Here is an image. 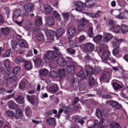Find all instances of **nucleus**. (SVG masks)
Instances as JSON below:
<instances>
[{
    "label": "nucleus",
    "instance_id": "7c9ffc66",
    "mask_svg": "<svg viewBox=\"0 0 128 128\" xmlns=\"http://www.w3.org/2000/svg\"><path fill=\"white\" fill-rule=\"evenodd\" d=\"M110 52L109 51L104 52L102 56V59L104 60H106L108 58V56H110Z\"/></svg>",
    "mask_w": 128,
    "mask_h": 128
},
{
    "label": "nucleus",
    "instance_id": "052dcab7",
    "mask_svg": "<svg viewBox=\"0 0 128 128\" xmlns=\"http://www.w3.org/2000/svg\"><path fill=\"white\" fill-rule=\"evenodd\" d=\"M112 86L115 90H120V88H122V86L116 82L113 83Z\"/></svg>",
    "mask_w": 128,
    "mask_h": 128
},
{
    "label": "nucleus",
    "instance_id": "6e6d98bb",
    "mask_svg": "<svg viewBox=\"0 0 128 128\" xmlns=\"http://www.w3.org/2000/svg\"><path fill=\"white\" fill-rule=\"evenodd\" d=\"M6 114L8 116H10L12 118V116H14V112L12 110H8L6 111Z\"/></svg>",
    "mask_w": 128,
    "mask_h": 128
},
{
    "label": "nucleus",
    "instance_id": "e433bc0d",
    "mask_svg": "<svg viewBox=\"0 0 128 128\" xmlns=\"http://www.w3.org/2000/svg\"><path fill=\"white\" fill-rule=\"evenodd\" d=\"M88 118L85 117L82 118V119L80 118V117H76L75 118L74 121L76 122H80L81 124H84V120H86Z\"/></svg>",
    "mask_w": 128,
    "mask_h": 128
},
{
    "label": "nucleus",
    "instance_id": "aec40b11",
    "mask_svg": "<svg viewBox=\"0 0 128 128\" xmlns=\"http://www.w3.org/2000/svg\"><path fill=\"white\" fill-rule=\"evenodd\" d=\"M18 45L20 48H28V42L23 39H21L19 40Z\"/></svg>",
    "mask_w": 128,
    "mask_h": 128
},
{
    "label": "nucleus",
    "instance_id": "9b49d317",
    "mask_svg": "<svg viewBox=\"0 0 128 128\" xmlns=\"http://www.w3.org/2000/svg\"><path fill=\"white\" fill-rule=\"evenodd\" d=\"M106 103L107 104H108L109 106H112V108L116 107V108H118V110L120 108H122V105H120L118 102H116L112 100H110L106 102Z\"/></svg>",
    "mask_w": 128,
    "mask_h": 128
},
{
    "label": "nucleus",
    "instance_id": "2eb2a0df",
    "mask_svg": "<svg viewBox=\"0 0 128 128\" xmlns=\"http://www.w3.org/2000/svg\"><path fill=\"white\" fill-rule=\"evenodd\" d=\"M33 62H34L36 66H38L41 67L44 66V62H46V61L44 60H42L38 58H37L35 59H33Z\"/></svg>",
    "mask_w": 128,
    "mask_h": 128
},
{
    "label": "nucleus",
    "instance_id": "393cba45",
    "mask_svg": "<svg viewBox=\"0 0 128 128\" xmlns=\"http://www.w3.org/2000/svg\"><path fill=\"white\" fill-rule=\"evenodd\" d=\"M26 98H28V102L32 104H38V100H34V96L28 95L26 96Z\"/></svg>",
    "mask_w": 128,
    "mask_h": 128
},
{
    "label": "nucleus",
    "instance_id": "412c9836",
    "mask_svg": "<svg viewBox=\"0 0 128 128\" xmlns=\"http://www.w3.org/2000/svg\"><path fill=\"white\" fill-rule=\"evenodd\" d=\"M110 72H104L102 76V80H106L107 82L110 80Z\"/></svg>",
    "mask_w": 128,
    "mask_h": 128
},
{
    "label": "nucleus",
    "instance_id": "1a4fd4ad",
    "mask_svg": "<svg viewBox=\"0 0 128 128\" xmlns=\"http://www.w3.org/2000/svg\"><path fill=\"white\" fill-rule=\"evenodd\" d=\"M24 16H30V12H32L33 10H34V6L32 4H26L24 6Z\"/></svg>",
    "mask_w": 128,
    "mask_h": 128
},
{
    "label": "nucleus",
    "instance_id": "13d9d810",
    "mask_svg": "<svg viewBox=\"0 0 128 128\" xmlns=\"http://www.w3.org/2000/svg\"><path fill=\"white\" fill-rule=\"evenodd\" d=\"M10 52H12V50H7L6 52H4L3 54V58H8L10 56Z\"/></svg>",
    "mask_w": 128,
    "mask_h": 128
},
{
    "label": "nucleus",
    "instance_id": "f257e3e1",
    "mask_svg": "<svg viewBox=\"0 0 128 128\" xmlns=\"http://www.w3.org/2000/svg\"><path fill=\"white\" fill-rule=\"evenodd\" d=\"M126 40L124 39L118 38H114L111 42L112 46L114 48L112 52L116 58H120L122 56V53L120 49V46L122 42H124Z\"/></svg>",
    "mask_w": 128,
    "mask_h": 128
},
{
    "label": "nucleus",
    "instance_id": "58836bf2",
    "mask_svg": "<svg viewBox=\"0 0 128 128\" xmlns=\"http://www.w3.org/2000/svg\"><path fill=\"white\" fill-rule=\"evenodd\" d=\"M94 1L92 0H88L85 2L84 5L86 6V8H92V6H94Z\"/></svg>",
    "mask_w": 128,
    "mask_h": 128
},
{
    "label": "nucleus",
    "instance_id": "69168bd1",
    "mask_svg": "<svg viewBox=\"0 0 128 128\" xmlns=\"http://www.w3.org/2000/svg\"><path fill=\"white\" fill-rule=\"evenodd\" d=\"M67 52L69 54H74L76 53V50H74L72 49V48L67 49Z\"/></svg>",
    "mask_w": 128,
    "mask_h": 128
},
{
    "label": "nucleus",
    "instance_id": "ddd939ff",
    "mask_svg": "<svg viewBox=\"0 0 128 128\" xmlns=\"http://www.w3.org/2000/svg\"><path fill=\"white\" fill-rule=\"evenodd\" d=\"M112 34L110 33H108L106 32H104V38L103 42H108L112 40Z\"/></svg>",
    "mask_w": 128,
    "mask_h": 128
},
{
    "label": "nucleus",
    "instance_id": "c756f323",
    "mask_svg": "<svg viewBox=\"0 0 128 128\" xmlns=\"http://www.w3.org/2000/svg\"><path fill=\"white\" fill-rule=\"evenodd\" d=\"M104 112H106L104 110L102 112L100 110L98 109L96 110V116L100 118H102V116H106Z\"/></svg>",
    "mask_w": 128,
    "mask_h": 128
},
{
    "label": "nucleus",
    "instance_id": "6ab92c4d",
    "mask_svg": "<svg viewBox=\"0 0 128 128\" xmlns=\"http://www.w3.org/2000/svg\"><path fill=\"white\" fill-rule=\"evenodd\" d=\"M56 62H57V64H59L60 66H68V64L66 62V60H64V59H63L60 57L58 58Z\"/></svg>",
    "mask_w": 128,
    "mask_h": 128
},
{
    "label": "nucleus",
    "instance_id": "473e14b6",
    "mask_svg": "<svg viewBox=\"0 0 128 128\" xmlns=\"http://www.w3.org/2000/svg\"><path fill=\"white\" fill-rule=\"evenodd\" d=\"M4 64L7 70H10V60L8 59L5 60L4 62Z\"/></svg>",
    "mask_w": 128,
    "mask_h": 128
},
{
    "label": "nucleus",
    "instance_id": "b1692460",
    "mask_svg": "<svg viewBox=\"0 0 128 128\" xmlns=\"http://www.w3.org/2000/svg\"><path fill=\"white\" fill-rule=\"evenodd\" d=\"M102 13L101 11H97V12L96 14H92V13H86V14L90 16V18H98Z\"/></svg>",
    "mask_w": 128,
    "mask_h": 128
},
{
    "label": "nucleus",
    "instance_id": "8fccbe9b",
    "mask_svg": "<svg viewBox=\"0 0 128 128\" xmlns=\"http://www.w3.org/2000/svg\"><path fill=\"white\" fill-rule=\"evenodd\" d=\"M24 68L28 70H30L32 68V66L30 62H27L25 64Z\"/></svg>",
    "mask_w": 128,
    "mask_h": 128
},
{
    "label": "nucleus",
    "instance_id": "bb28decb",
    "mask_svg": "<svg viewBox=\"0 0 128 128\" xmlns=\"http://www.w3.org/2000/svg\"><path fill=\"white\" fill-rule=\"evenodd\" d=\"M58 90V86H56V84H54L49 88V92H51V94H54V92H56Z\"/></svg>",
    "mask_w": 128,
    "mask_h": 128
},
{
    "label": "nucleus",
    "instance_id": "c9c22d12",
    "mask_svg": "<svg viewBox=\"0 0 128 128\" xmlns=\"http://www.w3.org/2000/svg\"><path fill=\"white\" fill-rule=\"evenodd\" d=\"M15 100L16 102L20 104H24V98L22 97V96H18L15 99Z\"/></svg>",
    "mask_w": 128,
    "mask_h": 128
},
{
    "label": "nucleus",
    "instance_id": "e2e57ef3",
    "mask_svg": "<svg viewBox=\"0 0 128 128\" xmlns=\"http://www.w3.org/2000/svg\"><path fill=\"white\" fill-rule=\"evenodd\" d=\"M19 70H20V67L16 66L13 70L12 72L13 74H18V72Z\"/></svg>",
    "mask_w": 128,
    "mask_h": 128
},
{
    "label": "nucleus",
    "instance_id": "ea45409f",
    "mask_svg": "<svg viewBox=\"0 0 128 128\" xmlns=\"http://www.w3.org/2000/svg\"><path fill=\"white\" fill-rule=\"evenodd\" d=\"M46 32L47 36H54L56 34V32H54L52 30L47 29L46 30Z\"/></svg>",
    "mask_w": 128,
    "mask_h": 128
},
{
    "label": "nucleus",
    "instance_id": "680f3d73",
    "mask_svg": "<svg viewBox=\"0 0 128 128\" xmlns=\"http://www.w3.org/2000/svg\"><path fill=\"white\" fill-rule=\"evenodd\" d=\"M86 40V37L84 35H81L79 36L78 40L81 42H84Z\"/></svg>",
    "mask_w": 128,
    "mask_h": 128
},
{
    "label": "nucleus",
    "instance_id": "49530a36",
    "mask_svg": "<svg viewBox=\"0 0 128 128\" xmlns=\"http://www.w3.org/2000/svg\"><path fill=\"white\" fill-rule=\"evenodd\" d=\"M71 82H72L73 84L72 86L74 90H78V82H75L74 78H72V80H71Z\"/></svg>",
    "mask_w": 128,
    "mask_h": 128
},
{
    "label": "nucleus",
    "instance_id": "4be33fe9",
    "mask_svg": "<svg viewBox=\"0 0 128 128\" xmlns=\"http://www.w3.org/2000/svg\"><path fill=\"white\" fill-rule=\"evenodd\" d=\"M15 118L17 120H20L22 118V110L21 108H18L16 112Z\"/></svg>",
    "mask_w": 128,
    "mask_h": 128
},
{
    "label": "nucleus",
    "instance_id": "a18cd8bd",
    "mask_svg": "<svg viewBox=\"0 0 128 128\" xmlns=\"http://www.w3.org/2000/svg\"><path fill=\"white\" fill-rule=\"evenodd\" d=\"M62 16H63V18L64 20H68V18H70V13L68 12H61Z\"/></svg>",
    "mask_w": 128,
    "mask_h": 128
},
{
    "label": "nucleus",
    "instance_id": "0e129e2a",
    "mask_svg": "<svg viewBox=\"0 0 128 128\" xmlns=\"http://www.w3.org/2000/svg\"><path fill=\"white\" fill-rule=\"evenodd\" d=\"M24 88H26V84H24V82H21L19 84V88L20 90H24Z\"/></svg>",
    "mask_w": 128,
    "mask_h": 128
},
{
    "label": "nucleus",
    "instance_id": "dca6fc26",
    "mask_svg": "<svg viewBox=\"0 0 128 128\" xmlns=\"http://www.w3.org/2000/svg\"><path fill=\"white\" fill-rule=\"evenodd\" d=\"M46 26H52L54 24V17L50 16L46 18Z\"/></svg>",
    "mask_w": 128,
    "mask_h": 128
},
{
    "label": "nucleus",
    "instance_id": "338daca9",
    "mask_svg": "<svg viewBox=\"0 0 128 128\" xmlns=\"http://www.w3.org/2000/svg\"><path fill=\"white\" fill-rule=\"evenodd\" d=\"M76 76H79L80 78H82L84 76V71L81 70L79 72L76 74Z\"/></svg>",
    "mask_w": 128,
    "mask_h": 128
},
{
    "label": "nucleus",
    "instance_id": "f3484780",
    "mask_svg": "<svg viewBox=\"0 0 128 128\" xmlns=\"http://www.w3.org/2000/svg\"><path fill=\"white\" fill-rule=\"evenodd\" d=\"M74 4L76 6H78V8H76V12H82V10L84 9L82 8V6H84V3H82V2L81 1L74 2Z\"/></svg>",
    "mask_w": 128,
    "mask_h": 128
},
{
    "label": "nucleus",
    "instance_id": "2f4dec72",
    "mask_svg": "<svg viewBox=\"0 0 128 128\" xmlns=\"http://www.w3.org/2000/svg\"><path fill=\"white\" fill-rule=\"evenodd\" d=\"M53 16L55 18L56 20L58 22H60L62 20V18L60 17V14H58L56 11L53 12Z\"/></svg>",
    "mask_w": 128,
    "mask_h": 128
},
{
    "label": "nucleus",
    "instance_id": "72a5a7b5",
    "mask_svg": "<svg viewBox=\"0 0 128 128\" xmlns=\"http://www.w3.org/2000/svg\"><path fill=\"white\" fill-rule=\"evenodd\" d=\"M9 108L10 110H14V108L16 106V104L14 102L13 100H10L8 102V104Z\"/></svg>",
    "mask_w": 128,
    "mask_h": 128
},
{
    "label": "nucleus",
    "instance_id": "a211bd4d",
    "mask_svg": "<svg viewBox=\"0 0 128 128\" xmlns=\"http://www.w3.org/2000/svg\"><path fill=\"white\" fill-rule=\"evenodd\" d=\"M83 48L88 52H92L94 48V45L90 42H88L84 45Z\"/></svg>",
    "mask_w": 128,
    "mask_h": 128
},
{
    "label": "nucleus",
    "instance_id": "4d7b16f0",
    "mask_svg": "<svg viewBox=\"0 0 128 128\" xmlns=\"http://www.w3.org/2000/svg\"><path fill=\"white\" fill-rule=\"evenodd\" d=\"M94 28L92 27H90L88 30V36L90 38H92L94 36V32L92 31Z\"/></svg>",
    "mask_w": 128,
    "mask_h": 128
},
{
    "label": "nucleus",
    "instance_id": "4c0bfd02",
    "mask_svg": "<svg viewBox=\"0 0 128 128\" xmlns=\"http://www.w3.org/2000/svg\"><path fill=\"white\" fill-rule=\"evenodd\" d=\"M59 76L60 78H63L66 76V70L64 69H60L58 70Z\"/></svg>",
    "mask_w": 128,
    "mask_h": 128
},
{
    "label": "nucleus",
    "instance_id": "a878e982",
    "mask_svg": "<svg viewBox=\"0 0 128 128\" xmlns=\"http://www.w3.org/2000/svg\"><path fill=\"white\" fill-rule=\"evenodd\" d=\"M39 74L41 76H46L48 74V70L46 68L40 69L39 70Z\"/></svg>",
    "mask_w": 128,
    "mask_h": 128
},
{
    "label": "nucleus",
    "instance_id": "f8f14e48",
    "mask_svg": "<svg viewBox=\"0 0 128 128\" xmlns=\"http://www.w3.org/2000/svg\"><path fill=\"white\" fill-rule=\"evenodd\" d=\"M22 27L26 30H30L32 28V21L30 20H26L23 23Z\"/></svg>",
    "mask_w": 128,
    "mask_h": 128
},
{
    "label": "nucleus",
    "instance_id": "37998d69",
    "mask_svg": "<svg viewBox=\"0 0 128 128\" xmlns=\"http://www.w3.org/2000/svg\"><path fill=\"white\" fill-rule=\"evenodd\" d=\"M36 38H37L38 40H39V42H44V34H38L36 36Z\"/></svg>",
    "mask_w": 128,
    "mask_h": 128
},
{
    "label": "nucleus",
    "instance_id": "c85d7f7f",
    "mask_svg": "<svg viewBox=\"0 0 128 128\" xmlns=\"http://www.w3.org/2000/svg\"><path fill=\"white\" fill-rule=\"evenodd\" d=\"M46 124H50V126H54L56 124V119L50 117L47 119Z\"/></svg>",
    "mask_w": 128,
    "mask_h": 128
},
{
    "label": "nucleus",
    "instance_id": "4468645a",
    "mask_svg": "<svg viewBox=\"0 0 128 128\" xmlns=\"http://www.w3.org/2000/svg\"><path fill=\"white\" fill-rule=\"evenodd\" d=\"M42 24V18H38L34 22V26L37 27V28L34 30V32H38L40 30V27Z\"/></svg>",
    "mask_w": 128,
    "mask_h": 128
},
{
    "label": "nucleus",
    "instance_id": "423d86ee",
    "mask_svg": "<svg viewBox=\"0 0 128 128\" xmlns=\"http://www.w3.org/2000/svg\"><path fill=\"white\" fill-rule=\"evenodd\" d=\"M108 24L110 26V30L114 32H120V26H116V30L114 28V26L116 25V21L110 20L108 22Z\"/></svg>",
    "mask_w": 128,
    "mask_h": 128
},
{
    "label": "nucleus",
    "instance_id": "3c124183",
    "mask_svg": "<svg viewBox=\"0 0 128 128\" xmlns=\"http://www.w3.org/2000/svg\"><path fill=\"white\" fill-rule=\"evenodd\" d=\"M50 76L52 78H58V72L54 70H52L50 72Z\"/></svg>",
    "mask_w": 128,
    "mask_h": 128
},
{
    "label": "nucleus",
    "instance_id": "f704fd0d",
    "mask_svg": "<svg viewBox=\"0 0 128 128\" xmlns=\"http://www.w3.org/2000/svg\"><path fill=\"white\" fill-rule=\"evenodd\" d=\"M44 11L47 12V14H50L51 12H52V8L50 6V4H46L44 6Z\"/></svg>",
    "mask_w": 128,
    "mask_h": 128
},
{
    "label": "nucleus",
    "instance_id": "7ed1b4c3",
    "mask_svg": "<svg viewBox=\"0 0 128 128\" xmlns=\"http://www.w3.org/2000/svg\"><path fill=\"white\" fill-rule=\"evenodd\" d=\"M68 32L70 36H68L69 44H70V46L71 48H74V41H72V36L76 34V28H74V26L70 27L68 28Z\"/></svg>",
    "mask_w": 128,
    "mask_h": 128
},
{
    "label": "nucleus",
    "instance_id": "79ce46f5",
    "mask_svg": "<svg viewBox=\"0 0 128 128\" xmlns=\"http://www.w3.org/2000/svg\"><path fill=\"white\" fill-rule=\"evenodd\" d=\"M25 112L26 114V116L29 118L32 116V110H30V106L26 107L25 109Z\"/></svg>",
    "mask_w": 128,
    "mask_h": 128
},
{
    "label": "nucleus",
    "instance_id": "a19ab883",
    "mask_svg": "<svg viewBox=\"0 0 128 128\" xmlns=\"http://www.w3.org/2000/svg\"><path fill=\"white\" fill-rule=\"evenodd\" d=\"M110 126L112 128H121L122 127L120 126V125L118 124V123L116 122H112L110 124Z\"/></svg>",
    "mask_w": 128,
    "mask_h": 128
},
{
    "label": "nucleus",
    "instance_id": "0eeeda50",
    "mask_svg": "<svg viewBox=\"0 0 128 128\" xmlns=\"http://www.w3.org/2000/svg\"><path fill=\"white\" fill-rule=\"evenodd\" d=\"M78 32H84V26L88 24V20L85 18H81L78 21Z\"/></svg>",
    "mask_w": 128,
    "mask_h": 128
},
{
    "label": "nucleus",
    "instance_id": "c03bdc74",
    "mask_svg": "<svg viewBox=\"0 0 128 128\" xmlns=\"http://www.w3.org/2000/svg\"><path fill=\"white\" fill-rule=\"evenodd\" d=\"M122 10L121 9L119 10H114L112 9H111L110 11L109 12L112 14V16H116V14H118V12H120V11Z\"/></svg>",
    "mask_w": 128,
    "mask_h": 128
},
{
    "label": "nucleus",
    "instance_id": "6e6552de",
    "mask_svg": "<svg viewBox=\"0 0 128 128\" xmlns=\"http://www.w3.org/2000/svg\"><path fill=\"white\" fill-rule=\"evenodd\" d=\"M68 60H70V62H72V65L70 66H66V70L67 72L69 74H74V68L77 66L78 64L76 62H72V58L70 57H67Z\"/></svg>",
    "mask_w": 128,
    "mask_h": 128
},
{
    "label": "nucleus",
    "instance_id": "864d4df0",
    "mask_svg": "<svg viewBox=\"0 0 128 128\" xmlns=\"http://www.w3.org/2000/svg\"><path fill=\"white\" fill-rule=\"evenodd\" d=\"M122 32H128V26L126 24H122L121 26Z\"/></svg>",
    "mask_w": 128,
    "mask_h": 128
},
{
    "label": "nucleus",
    "instance_id": "603ef678",
    "mask_svg": "<svg viewBox=\"0 0 128 128\" xmlns=\"http://www.w3.org/2000/svg\"><path fill=\"white\" fill-rule=\"evenodd\" d=\"M20 16V10H17L15 11L13 14L14 18H18Z\"/></svg>",
    "mask_w": 128,
    "mask_h": 128
},
{
    "label": "nucleus",
    "instance_id": "de8ad7c7",
    "mask_svg": "<svg viewBox=\"0 0 128 128\" xmlns=\"http://www.w3.org/2000/svg\"><path fill=\"white\" fill-rule=\"evenodd\" d=\"M2 32L4 36H8L10 34V28H2Z\"/></svg>",
    "mask_w": 128,
    "mask_h": 128
},
{
    "label": "nucleus",
    "instance_id": "9d476101",
    "mask_svg": "<svg viewBox=\"0 0 128 128\" xmlns=\"http://www.w3.org/2000/svg\"><path fill=\"white\" fill-rule=\"evenodd\" d=\"M128 10H125L124 12L116 14L115 18L118 20H128Z\"/></svg>",
    "mask_w": 128,
    "mask_h": 128
},
{
    "label": "nucleus",
    "instance_id": "774afa93",
    "mask_svg": "<svg viewBox=\"0 0 128 128\" xmlns=\"http://www.w3.org/2000/svg\"><path fill=\"white\" fill-rule=\"evenodd\" d=\"M72 110V108H70V106H66L64 108V113L65 114H68V112H71Z\"/></svg>",
    "mask_w": 128,
    "mask_h": 128
},
{
    "label": "nucleus",
    "instance_id": "5fc2aeb1",
    "mask_svg": "<svg viewBox=\"0 0 128 128\" xmlns=\"http://www.w3.org/2000/svg\"><path fill=\"white\" fill-rule=\"evenodd\" d=\"M24 62V59L22 57H17L15 60L16 64H20V62Z\"/></svg>",
    "mask_w": 128,
    "mask_h": 128
},
{
    "label": "nucleus",
    "instance_id": "f03ea898",
    "mask_svg": "<svg viewBox=\"0 0 128 128\" xmlns=\"http://www.w3.org/2000/svg\"><path fill=\"white\" fill-rule=\"evenodd\" d=\"M108 126V122L104 118L100 120V122L98 120H95L94 125L88 128H105Z\"/></svg>",
    "mask_w": 128,
    "mask_h": 128
},
{
    "label": "nucleus",
    "instance_id": "09e8293b",
    "mask_svg": "<svg viewBox=\"0 0 128 128\" xmlns=\"http://www.w3.org/2000/svg\"><path fill=\"white\" fill-rule=\"evenodd\" d=\"M108 47L106 45L104 44H100V52H104V50H108Z\"/></svg>",
    "mask_w": 128,
    "mask_h": 128
},
{
    "label": "nucleus",
    "instance_id": "5701e85b",
    "mask_svg": "<svg viewBox=\"0 0 128 128\" xmlns=\"http://www.w3.org/2000/svg\"><path fill=\"white\" fill-rule=\"evenodd\" d=\"M64 34V30L62 28H60L56 30V36L57 38L62 36Z\"/></svg>",
    "mask_w": 128,
    "mask_h": 128
},
{
    "label": "nucleus",
    "instance_id": "39448f33",
    "mask_svg": "<svg viewBox=\"0 0 128 128\" xmlns=\"http://www.w3.org/2000/svg\"><path fill=\"white\" fill-rule=\"evenodd\" d=\"M85 70L87 74H98V73L100 72V68H96L94 70L92 66L90 65L86 66Z\"/></svg>",
    "mask_w": 128,
    "mask_h": 128
},
{
    "label": "nucleus",
    "instance_id": "cd10ccee",
    "mask_svg": "<svg viewBox=\"0 0 128 128\" xmlns=\"http://www.w3.org/2000/svg\"><path fill=\"white\" fill-rule=\"evenodd\" d=\"M102 38V36L101 34H98L93 38V40L96 44H100V42Z\"/></svg>",
    "mask_w": 128,
    "mask_h": 128
},
{
    "label": "nucleus",
    "instance_id": "bf43d9fd",
    "mask_svg": "<svg viewBox=\"0 0 128 128\" xmlns=\"http://www.w3.org/2000/svg\"><path fill=\"white\" fill-rule=\"evenodd\" d=\"M16 80H18V78H16V75H14L9 78V80L10 84H14Z\"/></svg>",
    "mask_w": 128,
    "mask_h": 128
},
{
    "label": "nucleus",
    "instance_id": "20e7f679",
    "mask_svg": "<svg viewBox=\"0 0 128 128\" xmlns=\"http://www.w3.org/2000/svg\"><path fill=\"white\" fill-rule=\"evenodd\" d=\"M58 56H60V53L59 52H56L54 51H48L44 55L45 58L47 60H54L56 58H58Z\"/></svg>",
    "mask_w": 128,
    "mask_h": 128
}]
</instances>
